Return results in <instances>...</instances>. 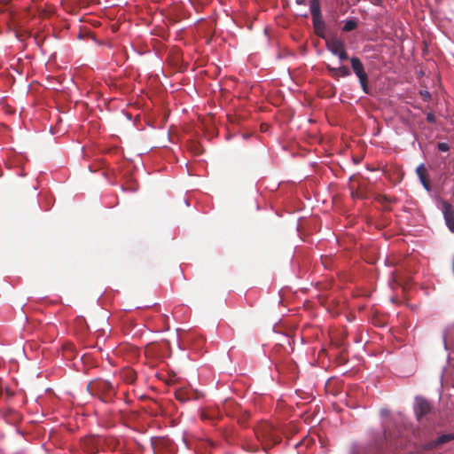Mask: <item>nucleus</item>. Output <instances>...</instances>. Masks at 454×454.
Segmentation results:
<instances>
[{
    "instance_id": "f257e3e1",
    "label": "nucleus",
    "mask_w": 454,
    "mask_h": 454,
    "mask_svg": "<svg viewBox=\"0 0 454 454\" xmlns=\"http://www.w3.org/2000/svg\"><path fill=\"white\" fill-rule=\"evenodd\" d=\"M254 433L265 452L280 442L278 430L269 422L259 423L254 428Z\"/></svg>"
},
{
    "instance_id": "f03ea898",
    "label": "nucleus",
    "mask_w": 454,
    "mask_h": 454,
    "mask_svg": "<svg viewBox=\"0 0 454 454\" xmlns=\"http://www.w3.org/2000/svg\"><path fill=\"white\" fill-rule=\"evenodd\" d=\"M313 25L316 33L325 40L326 47L334 56H337L340 60V41L336 35L326 34L323 32L324 21L321 15L317 18H312Z\"/></svg>"
},
{
    "instance_id": "7ed1b4c3",
    "label": "nucleus",
    "mask_w": 454,
    "mask_h": 454,
    "mask_svg": "<svg viewBox=\"0 0 454 454\" xmlns=\"http://www.w3.org/2000/svg\"><path fill=\"white\" fill-rule=\"evenodd\" d=\"M351 68L353 72L356 74V75L359 79V82L361 84V87L364 93H369V87H368V75L364 70V65L361 62V60L356 58L353 57L350 59Z\"/></svg>"
},
{
    "instance_id": "20e7f679",
    "label": "nucleus",
    "mask_w": 454,
    "mask_h": 454,
    "mask_svg": "<svg viewBox=\"0 0 454 454\" xmlns=\"http://www.w3.org/2000/svg\"><path fill=\"white\" fill-rule=\"evenodd\" d=\"M154 454H172L173 442L168 439L159 438L152 442Z\"/></svg>"
},
{
    "instance_id": "39448f33",
    "label": "nucleus",
    "mask_w": 454,
    "mask_h": 454,
    "mask_svg": "<svg viewBox=\"0 0 454 454\" xmlns=\"http://www.w3.org/2000/svg\"><path fill=\"white\" fill-rule=\"evenodd\" d=\"M442 212L447 228L451 233H454V207L450 202L443 200L442 203Z\"/></svg>"
},
{
    "instance_id": "423d86ee",
    "label": "nucleus",
    "mask_w": 454,
    "mask_h": 454,
    "mask_svg": "<svg viewBox=\"0 0 454 454\" xmlns=\"http://www.w3.org/2000/svg\"><path fill=\"white\" fill-rule=\"evenodd\" d=\"M431 404L427 399L423 397L416 398L414 411L418 420L420 421L424 416L431 412Z\"/></svg>"
},
{
    "instance_id": "0eeeda50",
    "label": "nucleus",
    "mask_w": 454,
    "mask_h": 454,
    "mask_svg": "<svg viewBox=\"0 0 454 454\" xmlns=\"http://www.w3.org/2000/svg\"><path fill=\"white\" fill-rule=\"evenodd\" d=\"M452 440H454V433L442 434L437 439L427 442L426 447L427 450H434V449L437 448L438 446L444 444L446 442H449Z\"/></svg>"
},
{
    "instance_id": "6e6552de",
    "label": "nucleus",
    "mask_w": 454,
    "mask_h": 454,
    "mask_svg": "<svg viewBox=\"0 0 454 454\" xmlns=\"http://www.w3.org/2000/svg\"><path fill=\"white\" fill-rule=\"evenodd\" d=\"M416 172H417V175H418L421 184H423L424 188L427 191H430V183L427 178V173L426 167L423 164L419 165L417 167Z\"/></svg>"
},
{
    "instance_id": "1a4fd4ad",
    "label": "nucleus",
    "mask_w": 454,
    "mask_h": 454,
    "mask_svg": "<svg viewBox=\"0 0 454 454\" xmlns=\"http://www.w3.org/2000/svg\"><path fill=\"white\" fill-rule=\"evenodd\" d=\"M194 395L195 393L192 390L187 388H178L175 392L176 398L182 403L193 398Z\"/></svg>"
},
{
    "instance_id": "9d476101",
    "label": "nucleus",
    "mask_w": 454,
    "mask_h": 454,
    "mask_svg": "<svg viewBox=\"0 0 454 454\" xmlns=\"http://www.w3.org/2000/svg\"><path fill=\"white\" fill-rule=\"evenodd\" d=\"M309 9L312 18H317L321 15L320 0H310Z\"/></svg>"
},
{
    "instance_id": "9b49d317",
    "label": "nucleus",
    "mask_w": 454,
    "mask_h": 454,
    "mask_svg": "<svg viewBox=\"0 0 454 454\" xmlns=\"http://www.w3.org/2000/svg\"><path fill=\"white\" fill-rule=\"evenodd\" d=\"M122 378L128 383H133L136 380V372L131 369H126L122 372Z\"/></svg>"
},
{
    "instance_id": "f8f14e48",
    "label": "nucleus",
    "mask_w": 454,
    "mask_h": 454,
    "mask_svg": "<svg viewBox=\"0 0 454 454\" xmlns=\"http://www.w3.org/2000/svg\"><path fill=\"white\" fill-rule=\"evenodd\" d=\"M200 418L202 420H214L216 419V413L214 411L203 410L200 412Z\"/></svg>"
},
{
    "instance_id": "ddd939ff",
    "label": "nucleus",
    "mask_w": 454,
    "mask_h": 454,
    "mask_svg": "<svg viewBox=\"0 0 454 454\" xmlns=\"http://www.w3.org/2000/svg\"><path fill=\"white\" fill-rule=\"evenodd\" d=\"M356 20H349L345 22L344 26L342 27V31L349 32L356 28Z\"/></svg>"
},
{
    "instance_id": "4468645a",
    "label": "nucleus",
    "mask_w": 454,
    "mask_h": 454,
    "mask_svg": "<svg viewBox=\"0 0 454 454\" xmlns=\"http://www.w3.org/2000/svg\"><path fill=\"white\" fill-rule=\"evenodd\" d=\"M326 67L330 75L338 80L339 77L340 76V67H333L329 63L326 65Z\"/></svg>"
},
{
    "instance_id": "2eb2a0df",
    "label": "nucleus",
    "mask_w": 454,
    "mask_h": 454,
    "mask_svg": "<svg viewBox=\"0 0 454 454\" xmlns=\"http://www.w3.org/2000/svg\"><path fill=\"white\" fill-rule=\"evenodd\" d=\"M334 385H335V380L333 379H330L326 382L325 388L329 394H332L333 396H336L337 392L334 391Z\"/></svg>"
},
{
    "instance_id": "dca6fc26",
    "label": "nucleus",
    "mask_w": 454,
    "mask_h": 454,
    "mask_svg": "<svg viewBox=\"0 0 454 454\" xmlns=\"http://www.w3.org/2000/svg\"><path fill=\"white\" fill-rule=\"evenodd\" d=\"M437 148L441 152H448L450 150V145L447 143H438Z\"/></svg>"
},
{
    "instance_id": "f3484780",
    "label": "nucleus",
    "mask_w": 454,
    "mask_h": 454,
    "mask_svg": "<svg viewBox=\"0 0 454 454\" xmlns=\"http://www.w3.org/2000/svg\"><path fill=\"white\" fill-rule=\"evenodd\" d=\"M351 454H367L365 448L356 447L352 450Z\"/></svg>"
},
{
    "instance_id": "a211bd4d",
    "label": "nucleus",
    "mask_w": 454,
    "mask_h": 454,
    "mask_svg": "<svg viewBox=\"0 0 454 454\" xmlns=\"http://www.w3.org/2000/svg\"><path fill=\"white\" fill-rule=\"evenodd\" d=\"M102 387L107 391H114V386L110 382H103Z\"/></svg>"
},
{
    "instance_id": "6ab92c4d",
    "label": "nucleus",
    "mask_w": 454,
    "mask_h": 454,
    "mask_svg": "<svg viewBox=\"0 0 454 454\" xmlns=\"http://www.w3.org/2000/svg\"><path fill=\"white\" fill-rule=\"evenodd\" d=\"M347 396L349 398V400L347 401L346 405L351 408L355 407L356 405L352 401L351 393L349 391L347 393Z\"/></svg>"
},
{
    "instance_id": "aec40b11",
    "label": "nucleus",
    "mask_w": 454,
    "mask_h": 454,
    "mask_svg": "<svg viewBox=\"0 0 454 454\" xmlns=\"http://www.w3.org/2000/svg\"><path fill=\"white\" fill-rule=\"evenodd\" d=\"M427 121L430 123L435 122V116L433 113H428L427 114Z\"/></svg>"
},
{
    "instance_id": "412c9836",
    "label": "nucleus",
    "mask_w": 454,
    "mask_h": 454,
    "mask_svg": "<svg viewBox=\"0 0 454 454\" xmlns=\"http://www.w3.org/2000/svg\"><path fill=\"white\" fill-rule=\"evenodd\" d=\"M350 74V71L348 67L342 66V77L348 76Z\"/></svg>"
},
{
    "instance_id": "4be33fe9",
    "label": "nucleus",
    "mask_w": 454,
    "mask_h": 454,
    "mask_svg": "<svg viewBox=\"0 0 454 454\" xmlns=\"http://www.w3.org/2000/svg\"><path fill=\"white\" fill-rule=\"evenodd\" d=\"M341 56H342V60L348 59V54L343 49H342Z\"/></svg>"
},
{
    "instance_id": "5701e85b",
    "label": "nucleus",
    "mask_w": 454,
    "mask_h": 454,
    "mask_svg": "<svg viewBox=\"0 0 454 454\" xmlns=\"http://www.w3.org/2000/svg\"><path fill=\"white\" fill-rule=\"evenodd\" d=\"M296 3L298 4H306V0H296Z\"/></svg>"
},
{
    "instance_id": "b1692460",
    "label": "nucleus",
    "mask_w": 454,
    "mask_h": 454,
    "mask_svg": "<svg viewBox=\"0 0 454 454\" xmlns=\"http://www.w3.org/2000/svg\"><path fill=\"white\" fill-rule=\"evenodd\" d=\"M328 259L325 258V260H323V264L325 266V267H328Z\"/></svg>"
},
{
    "instance_id": "393cba45",
    "label": "nucleus",
    "mask_w": 454,
    "mask_h": 454,
    "mask_svg": "<svg viewBox=\"0 0 454 454\" xmlns=\"http://www.w3.org/2000/svg\"><path fill=\"white\" fill-rule=\"evenodd\" d=\"M257 450H258V448H254V449H252V448H248V449H247V450H248V451H251V452L257 451Z\"/></svg>"
},
{
    "instance_id": "a878e982",
    "label": "nucleus",
    "mask_w": 454,
    "mask_h": 454,
    "mask_svg": "<svg viewBox=\"0 0 454 454\" xmlns=\"http://www.w3.org/2000/svg\"><path fill=\"white\" fill-rule=\"evenodd\" d=\"M344 345L342 344V349H341V352H342V355L344 354ZM344 363V356H342V364Z\"/></svg>"
},
{
    "instance_id": "bb28decb",
    "label": "nucleus",
    "mask_w": 454,
    "mask_h": 454,
    "mask_svg": "<svg viewBox=\"0 0 454 454\" xmlns=\"http://www.w3.org/2000/svg\"><path fill=\"white\" fill-rule=\"evenodd\" d=\"M424 97H427V98H430V93L428 91H426L424 94H423Z\"/></svg>"
},
{
    "instance_id": "cd10ccee",
    "label": "nucleus",
    "mask_w": 454,
    "mask_h": 454,
    "mask_svg": "<svg viewBox=\"0 0 454 454\" xmlns=\"http://www.w3.org/2000/svg\"><path fill=\"white\" fill-rule=\"evenodd\" d=\"M333 406L336 410H338V408H339L338 404H337L336 403H334V402H333Z\"/></svg>"
},
{
    "instance_id": "c85d7f7f",
    "label": "nucleus",
    "mask_w": 454,
    "mask_h": 454,
    "mask_svg": "<svg viewBox=\"0 0 454 454\" xmlns=\"http://www.w3.org/2000/svg\"><path fill=\"white\" fill-rule=\"evenodd\" d=\"M347 319H348V321H352V317H351L350 316H347Z\"/></svg>"
},
{
    "instance_id": "c756f323",
    "label": "nucleus",
    "mask_w": 454,
    "mask_h": 454,
    "mask_svg": "<svg viewBox=\"0 0 454 454\" xmlns=\"http://www.w3.org/2000/svg\"><path fill=\"white\" fill-rule=\"evenodd\" d=\"M301 444H302V442H299V443H297V444H295V448H297V447H298L299 445H301Z\"/></svg>"
},
{
    "instance_id": "7c9ffc66",
    "label": "nucleus",
    "mask_w": 454,
    "mask_h": 454,
    "mask_svg": "<svg viewBox=\"0 0 454 454\" xmlns=\"http://www.w3.org/2000/svg\"><path fill=\"white\" fill-rule=\"evenodd\" d=\"M351 195L352 197H355V192L353 191H351Z\"/></svg>"
},
{
    "instance_id": "2f4dec72",
    "label": "nucleus",
    "mask_w": 454,
    "mask_h": 454,
    "mask_svg": "<svg viewBox=\"0 0 454 454\" xmlns=\"http://www.w3.org/2000/svg\"><path fill=\"white\" fill-rule=\"evenodd\" d=\"M334 94H336V89H334V91L333 92L332 95H334Z\"/></svg>"
},
{
    "instance_id": "473e14b6",
    "label": "nucleus",
    "mask_w": 454,
    "mask_h": 454,
    "mask_svg": "<svg viewBox=\"0 0 454 454\" xmlns=\"http://www.w3.org/2000/svg\"><path fill=\"white\" fill-rule=\"evenodd\" d=\"M344 333H345L344 330L342 329V333H341L342 337L344 336Z\"/></svg>"
},
{
    "instance_id": "72a5a7b5",
    "label": "nucleus",
    "mask_w": 454,
    "mask_h": 454,
    "mask_svg": "<svg viewBox=\"0 0 454 454\" xmlns=\"http://www.w3.org/2000/svg\"><path fill=\"white\" fill-rule=\"evenodd\" d=\"M453 196H454V192H453Z\"/></svg>"
}]
</instances>
